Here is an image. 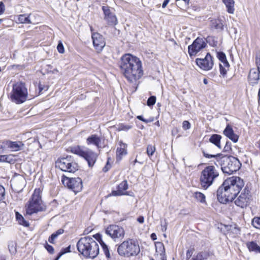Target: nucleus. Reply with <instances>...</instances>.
<instances>
[{
	"label": "nucleus",
	"mask_w": 260,
	"mask_h": 260,
	"mask_svg": "<svg viewBox=\"0 0 260 260\" xmlns=\"http://www.w3.org/2000/svg\"><path fill=\"white\" fill-rule=\"evenodd\" d=\"M218 176V172L214 166H207L202 171L201 173L200 177L201 186L204 189H207L212 185L215 179Z\"/></svg>",
	"instance_id": "0eeeda50"
},
{
	"label": "nucleus",
	"mask_w": 260,
	"mask_h": 260,
	"mask_svg": "<svg viewBox=\"0 0 260 260\" xmlns=\"http://www.w3.org/2000/svg\"><path fill=\"white\" fill-rule=\"evenodd\" d=\"M210 27L212 29L222 30L223 29V24L220 19H212L210 21Z\"/></svg>",
	"instance_id": "b1692460"
},
{
	"label": "nucleus",
	"mask_w": 260,
	"mask_h": 260,
	"mask_svg": "<svg viewBox=\"0 0 260 260\" xmlns=\"http://www.w3.org/2000/svg\"><path fill=\"white\" fill-rule=\"evenodd\" d=\"M10 156L7 155H0V161L10 162Z\"/></svg>",
	"instance_id": "58836bf2"
},
{
	"label": "nucleus",
	"mask_w": 260,
	"mask_h": 260,
	"mask_svg": "<svg viewBox=\"0 0 260 260\" xmlns=\"http://www.w3.org/2000/svg\"><path fill=\"white\" fill-rule=\"evenodd\" d=\"M156 98L155 96H150L147 101V105L149 107L153 106L156 103Z\"/></svg>",
	"instance_id": "c9c22d12"
},
{
	"label": "nucleus",
	"mask_w": 260,
	"mask_h": 260,
	"mask_svg": "<svg viewBox=\"0 0 260 260\" xmlns=\"http://www.w3.org/2000/svg\"><path fill=\"white\" fill-rule=\"evenodd\" d=\"M51 236L53 237L55 239L58 236L56 234H55V233H53Z\"/></svg>",
	"instance_id": "bf43d9fd"
},
{
	"label": "nucleus",
	"mask_w": 260,
	"mask_h": 260,
	"mask_svg": "<svg viewBox=\"0 0 260 260\" xmlns=\"http://www.w3.org/2000/svg\"><path fill=\"white\" fill-rule=\"evenodd\" d=\"M258 101H259V102H260V88H259V89L258 91Z\"/></svg>",
	"instance_id": "e2e57ef3"
},
{
	"label": "nucleus",
	"mask_w": 260,
	"mask_h": 260,
	"mask_svg": "<svg viewBox=\"0 0 260 260\" xmlns=\"http://www.w3.org/2000/svg\"><path fill=\"white\" fill-rule=\"evenodd\" d=\"M120 147L117 149V155L118 157H121L123 155L126 154L127 152L125 149L126 145L125 143L120 142Z\"/></svg>",
	"instance_id": "cd10ccee"
},
{
	"label": "nucleus",
	"mask_w": 260,
	"mask_h": 260,
	"mask_svg": "<svg viewBox=\"0 0 260 260\" xmlns=\"http://www.w3.org/2000/svg\"><path fill=\"white\" fill-rule=\"evenodd\" d=\"M57 49L60 53H63L64 51V47L62 43L59 42L57 46Z\"/></svg>",
	"instance_id": "37998d69"
},
{
	"label": "nucleus",
	"mask_w": 260,
	"mask_h": 260,
	"mask_svg": "<svg viewBox=\"0 0 260 260\" xmlns=\"http://www.w3.org/2000/svg\"><path fill=\"white\" fill-rule=\"evenodd\" d=\"M39 92H41L43 90V87L42 86V85L41 84L39 85Z\"/></svg>",
	"instance_id": "052dcab7"
},
{
	"label": "nucleus",
	"mask_w": 260,
	"mask_h": 260,
	"mask_svg": "<svg viewBox=\"0 0 260 260\" xmlns=\"http://www.w3.org/2000/svg\"><path fill=\"white\" fill-rule=\"evenodd\" d=\"M28 95L27 89L25 84L22 82H17L13 85V89L10 93L11 101L17 104L24 103Z\"/></svg>",
	"instance_id": "6e6552de"
},
{
	"label": "nucleus",
	"mask_w": 260,
	"mask_h": 260,
	"mask_svg": "<svg viewBox=\"0 0 260 260\" xmlns=\"http://www.w3.org/2000/svg\"><path fill=\"white\" fill-rule=\"evenodd\" d=\"M252 223L254 227L260 229V217H255L252 219Z\"/></svg>",
	"instance_id": "e433bc0d"
},
{
	"label": "nucleus",
	"mask_w": 260,
	"mask_h": 260,
	"mask_svg": "<svg viewBox=\"0 0 260 260\" xmlns=\"http://www.w3.org/2000/svg\"><path fill=\"white\" fill-rule=\"evenodd\" d=\"M137 221L140 223H143L144 221V218L143 216H140L137 218Z\"/></svg>",
	"instance_id": "864d4df0"
},
{
	"label": "nucleus",
	"mask_w": 260,
	"mask_h": 260,
	"mask_svg": "<svg viewBox=\"0 0 260 260\" xmlns=\"http://www.w3.org/2000/svg\"><path fill=\"white\" fill-rule=\"evenodd\" d=\"M209 256V252L207 251H202L194 254L191 260H207Z\"/></svg>",
	"instance_id": "393cba45"
},
{
	"label": "nucleus",
	"mask_w": 260,
	"mask_h": 260,
	"mask_svg": "<svg viewBox=\"0 0 260 260\" xmlns=\"http://www.w3.org/2000/svg\"><path fill=\"white\" fill-rule=\"evenodd\" d=\"M21 182H24V180L23 179H21V180H20Z\"/></svg>",
	"instance_id": "69168bd1"
},
{
	"label": "nucleus",
	"mask_w": 260,
	"mask_h": 260,
	"mask_svg": "<svg viewBox=\"0 0 260 260\" xmlns=\"http://www.w3.org/2000/svg\"><path fill=\"white\" fill-rule=\"evenodd\" d=\"M64 232V230L63 229H60L58 230L57 231L55 232V234H56L57 236H59L62 234H63Z\"/></svg>",
	"instance_id": "3c124183"
},
{
	"label": "nucleus",
	"mask_w": 260,
	"mask_h": 260,
	"mask_svg": "<svg viewBox=\"0 0 260 260\" xmlns=\"http://www.w3.org/2000/svg\"><path fill=\"white\" fill-rule=\"evenodd\" d=\"M256 65H257V69L259 71L260 73V57L259 58L256 59Z\"/></svg>",
	"instance_id": "603ef678"
},
{
	"label": "nucleus",
	"mask_w": 260,
	"mask_h": 260,
	"mask_svg": "<svg viewBox=\"0 0 260 260\" xmlns=\"http://www.w3.org/2000/svg\"><path fill=\"white\" fill-rule=\"evenodd\" d=\"M223 133L226 137L232 140L233 142L236 143L238 142L239 136L235 134L232 127L230 124H228L226 126Z\"/></svg>",
	"instance_id": "6ab92c4d"
},
{
	"label": "nucleus",
	"mask_w": 260,
	"mask_h": 260,
	"mask_svg": "<svg viewBox=\"0 0 260 260\" xmlns=\"http://www.w3.org/2000/svg\"><path fill=\"white\" fill-rule=\"evenodd\" d=\"M70 249H71V246L69 245V246H68L66 248H62L60 251L61 252V253H62L63 254H64L70 252H71Z\"/></svg>",
	"instance_id": "a18cd8bd"
},
{
	"label": "nucleus",
	"mask_w": 260,
	"mask_h": 260,
	"mask_svg": "<svg viewBox=\"0 0 260 260\" xmlns=\"http://www.w3.org/2000/svg\"><path fill=\"white\" fill-rule=\"evenodd\" d=\"M104 14V20L107 22L108 25L115 26L118 23L117 18L115 14L112 12L110 7L103 6L102 8Z\"/></svg>",
	"instance_id": "dca6fc26"
},
{
	"label": "nucleus",
	"mask_w": 260,
	"mask_h": 260,
	"mask_svg": "<svg viewBox=\"0 0 260 260\" xmlns=\"http://www.w3.org/2000/svg\"><path fill=\"white\" fill-rule=\"evenodd\" d=\"M217 57L221 62V63L219 64L220 75L223 77H225L228 71L229 70L230 64L226 59L225 53L223 52H217Z\"/></svg>",
	"instance_id": "f3484780"
},
{
	"label": "nucleus",
	"mask_w": 260,
	"mask_h": 260,
	"mask_svg": "<svg viewBox=\"0 0 260 260\" xmlns=\"http://www.w3.org/2000/svg\"><path fill=\"white\" fill-rule=\"evenodd\" d=\"M101 142V138L95 134L91 135L86 139V143L88 145H93L95 146L98 148H101V146H100Z\"/></svg>",
	"instance_id": "4be33fe9"
},
{
	"label": "nucleus",
	"mask_w": 260,
	"mask_h": 260,
	"mask_svg": "<svg viewBox=\"0 0 260 260\" xmlns=\"http://www.w3.org/2000/svg\"><path fill=\"white\" fill-rule=\"evenodd\" d=\"M151 238L152 240H155L157 239V236L155 233L151 234Z\"/></svg>",
	"instance_id": "4d7b16f0"
},
{
	"label": "nucleus",
	"mask_w": 260,
	"mask_h": 260,
	"mask_svg": "<svg viewBox=\"0 0 260 260\" xmlns=\"http://www.w3.org/2000/svg\"><path fill=\"white\" fill-rule=\"evenodd\" d=\"M207 44L203 38H197L192 44L188 46V52L190 56H195L200 50L206 47Z\"/></svg>",
	"instance_id": "4468645a"
},
{
	"label": "nucleus",
	"mask_w": 260,
	"mask_h": 260,
	"mask_svg": "<svg viewBox=\"0 0 260 260\" xmlns=\"http://www.w3.org/2000/svg\"><path fill=\"white\" fill-rule=\"evenodd\" d=\"M46 210V206L42 199V191L40 188H36L26 205V213L31 215Z\"/></svg>",
	"instance_id": "39448f33"
},
{
	"label": "nucleus",
	"mask_w": 260,
	"mask_h": 260,
	"mask_svg": "<svg viewBox=\"0 0 260 260\" xmlns=\"http://www.w3.org/2000/svg\"><path fill=\"white\" fill-rule=\"evenodd\" d=\"M137 118L139 120H141L145 123H148V122H150L151 121V120L146 119L144 118L143 116H142V115H139L137 117Z\"/></svg>",
	"instance_id": "49530a36"
},
{
	"label": "nucleus",
	"mask_w": 260,
	"mask_h": 260,
	"mask_svg": "<svg viewBox=\"0 0 260 260\" xmlns=\"http://www.w3.org/2000/svg\"><path fill=\"white\" fill-rule=\"evenodd\" d=\"M128 188V184L127 181L124 180L122 181L117 186V190H113L110 195L113 196H120L122 195L127 194L124 192Z\"/></svg>",
	"instance_id": "aec40b11"
},
{
	"label": "nucleus",
	"mask_w": 260,
	"mask_h": 260,
	"mask_svg": "<svg viewBox=\"0 0 260 260\" xmlns=\"http://www.w3.org/2000/svg\"><path fill=\"white\" fill-rule=\"evenodd\" d=\"M170 0H165L162 3V7L163 8H165L166 7L168 3H169Z\"/></svg>",
	"instance_id": "5fc2aeb1"
},
{
	"label": "nucleus",
	"mask_w": 260,
	"mask_h": 260,
	"mask_svg": "<svg viewBox=\"0 0 260 260\" xmlns=\"http://www.w3.org/2000/svg\"><path fill=\"white\" fill-rule=\"evenodd\" d=\"M203 83L205 84H208V80H207V79H206V78H204V80H203Z\"/></svg>",
	"instance_id": "680f3d73"
},
{
	"label": "nucleus",
	"mask_w": 260,
	"mask_h": 260,
	"mask_svg": "<svg viewBox=\"0 0 260 260\" xmlns=\"http://www.w3.org/2000/svg\"><path fill=\"white\" fill-rule=\"evenodd\" d=\"M105 233L115 242L121 241L125 235L123 227L114 224L108 225L105 229Z\"/></svg>",
	"instance_id": "9b49d317"
},
{
	"label": "nucleus",
	"mask_w": 260,
	"mask_h": 260,
	"mask_svg": "<svg viewBox=\"0 0 260 260\" xmlns=\"http://www.w3.org/2000/svg\"><path fill=\"white\" fill-rule=\"evenodd\" d=\"M5 197V189L1 185H0V203L2 202Z\"/></svg>",
	"instance_id": "4c0bfd02"
},
{
	"label": "nucleus",
	"mask_w": 260,
	"mask_h": 260,
	"mask_svg": "<svg viewBox=\"0 0 260 260\" xmlns=\"http://www.w3.org/2000/svg\"><path fill=\"white\" fill-rule=\"evenodd\" d=\"M70 148L72 153L84 158L87 161L89 167L94 166L96 161L98 155L93 151L88 148L84 150L80 146L72 147Z\"/></svg>",
	"instance_id": "1a4fd4ad"
},
{
	"label": "nucleus",
	"mask_w": 260,
	"mask_h": 260,
	"mask_svg": "<svg viewBox=\"0 0 260 260\" xmlns=\"http://www.w3.org/2000/svg\"><path fill=\"white\" fill-rule=\"evenodd\" d=\"M196 62L201 69L205 71L211 70L213 66V57L210 53H207L204 58H197Z\"/></svg>",
	"instance_id": "2eb2a0df"
},
{
	"label": "nucleus",
	"mask_w": 260,
	"mask_h": 260,
	"mask_svg": "<svg viewBox=\"0 0 260 260\" xmlns=\"http://www.w3.org/2000/svg\"><path fill=\"white\" fill-rule=\"evenodd\" d=\"M194 198L199 201H200L201 203H204L206 202L205 200V196L200 192H196L194 193Z\"/></svg>",
	"instance_id": "72a5a7b5"
},
{
	"label": "nucleus",
	"mask_w": 260,
	"mask_h": 260,
	"mask_svg": "<svg viewBox=\"0 0 260 260\" xmlns=\"http://www.w3.org/2000/svg\"><path fill=\"white\" fill-rule=\"evenodd\" d=\"M16 218L20 224L25 227H28L29 225V222L25 220L23 217L18 212H16Z\"/></svg>",
	"instance_id": "c756f323"
},
{
	"label": "nucleus",
	"mask_w": 260,
	"mask_h": 260,
	"mask_svg": "<svg viewBox=\"0 0 260 260\" xmlns=\"http://www.w3.org/2000/svg\"><path fill=\"white\" fill-rule=\"evenodd\" d=\"M193 252V249H188L186 251V260H191L192 259V255Z\"/></svg>",
	"instance_id": "a19ab883"
},
{
	"label": "nucleus",
	"mask_w": 260,
	"mask_h": 260,
	"mask_svg": "<svg viewBox=\"0 0 260 260\" xmlns=\"http://www.w3.org/2000/svg\"><path fill=\"white\" fill-rule=\"evenodd\" d=\"M260 73L257 69H252L250 70L248 79L251 85H254L258 83L259 79Z\"/></svg>",
	"instance_id": "412c9836"
},
{
	"label": "nucleus",
	"mask_w": 260,
	"mask_h": 260,
	"mask_svg": "<svg viewBox=\"0 0 260 260\" xmlns=\"http://www.w3.org/2000/svg\"><path fill=\"white\" fill-rule=\"evenodd\" d=\"M161 231L162 232H165L167 229V222H165L164 224H163L162 223H161Z\"/></svg>",
	"instance_id": "8fccbe9b"
},
{
	"label": "nucleus",
	"mask_w": 260,
	"mask_h": 260,
	"mask_svg": "<svg viewBox=\"0 0 260 260\" xmlns=\"http://www.w3.org/2000/svg\"><path fill=\"white\" fill-rule=\"evenodd\" d=\"M251 197L250 190L247 187H245L235 201V204L242 208L246 207L250 204Z\"/></svg>",
	"instance_id": "ddd939ff"
},
{
	"label": "nucleus",
	"mask_w": 260,
	"mask_h": 260,
	"mask_svg": "<svg viewBox=\"0 0 260 260\" xmlns=\"http://www.w3.org/2000/svg\"><path fill=\"white\" fill-rule=\"evenodd\" d=\"M30 14H26L19 15L18 16V20L21 23L30 24L31 22L29 19Z\"/></svg>",
	"instance_id": "c85d7f7f"
},
{
	"label": "nucleus",
	"mask_w": 260,
	"mask_h": 260,
	"mask_svg": "<svg viewBox=\"0 0 260 260\" xmlns=\"http://www.w3.org/2000/svg\"><path fill=\"white\" fill-rule=\"evenodd\" d=\"M203 153L204 156L206 158H216L217 164L215 162V164L216 166L219 165L223 173L224 174H232L237 172L241 168V164L239 159L233 156L224 155L221 156L222 155L219 153L216 155L209 154L204 151H203Z\"/></svg>",
	"instance_id": "7ed1b4c3"
},
{
	"label": "nucleus",
	"mask_w": 260,
	"mask_h": 260,
	"mask_svg": "<svg viewBox=\"0 0 260 260\" xmlns=\"http://www.w3.org/2000/svg\"><path fill=\"white\" fill-rule=\"evenodd\" d=\"M78 251L85 257L94 258L99 253L98 243L89 236L81 238L77 243Z\"/></svg>",
	"instance_id": "20e7f679"
},
{
	"label": "nucleus",
	"mask_w": 260,
	"mask_h": 260,
	"mask_svg": "<svg viewBox=\"0 0 260 260\" xmlns=\"http://www.w3.org/2000/svg\"><path fill=\"white\" fill-rule=\"evenodd\" d=\"M119 67L125 78L131 83L136 82L143 75L141 61L130 54L121 57Z\"/></svg>",
	"instance_id": "f03ea898"
},
{
	"label": "nucleus",
	"mask_w": 260,
	"mask_h": 260,
	"mask_svg": "<svg viewBox=\"0 0 260 260\" xmlns=\"http://www.w3.org/2000/svg\"><path fill=\"white\" fill-rule=\"evenodd\" d=\"M155 147L154 145H148L147 147V154L149 157L152 156L155 151Z\"/></svg>",
	"instance_id": "f704fd0d"
},
{
	"label": "nucleus",
	"mask_w": 260,
	"mask_h": 260,
	"mask_svg": "<svg viewBox=\"0 0 260 260\" xmlns=\"http://www.w3.org/2000/svg\"><path fill=\"white\" fill-rule=\"evenodd\" d=\"M93 44L98 51L102 50L105 46V42L103 37L98 32L93 33L92 35Z\"/></svg>",
	"instance_id": "a211bd4d"
},
{
	"label": "nucleus",
	"mask_w": 260,
	"mask_h": 260,
	"mask_svg": "<svg viewBox=\"0 0 260 260\" xmlns=\"http://www.w3.org/2000/svg\"><path fill=\"white\" fill-rule=\"evenodd\" d=\"M63 254H62V253H61V251H60L59 252V253L58 254L57 256H56V257H57L58 258H60V257L63 255Z\"/></svg>",
	"instance_id": "13d9d810"
},
{
	"label": "nucleus",
	"mask_w": 260,
	"mask_h": 260,
	"mask_svg": "<svg viewBox=\"0 0 260 260\" xmlns=\"http://www.w3.org/2000/svg\"><path fill=\"white\" fill-rule=\"evenodd\" d=\"M5 10V7L3 2L0 3V15L2 14Z\"/></svg>",
	"instance_id": "de8ad7c7"
},
{
	"label": "nucleus",
	"mask_w": 260,
	"mask_h": 260,
	"mask_svg": "<svg viewBox=\"0 0 260 260\" xmlns=\"http://www.w3.org/2000/svg\"><path fill=\"white\" fill-rule=\"evenodd\" d=\"M45 248L49 253L53 254L54 253V248L51 245L48 244L47 243L45 244Z\"/></svg>",
	"instance_id": "ea45409f"
},
{
	"label": "nucleus",
	"mask_w": 260,
	"mask_h": 260,
	"mask_svg": "<svg viewBox=\"0 0 260 260\" xmlns=\"http://www.w3.org/2000/svg\"><path fill=\"white\" fill-rule=\"evenodd\" d=\"M138 162V161H137V160L136 159L134 161V165H135V164H136V162Z\"/></svg>",
	"instance_id": "0e129e2a"
},
{
	"label": "nucleus",
	"mask_w": 260,
	"mask_h": 260,
	"mask_svg": "<svg viewBox=\"0 0 260 260\" xmlns=\"http://www.w3.org/2000/svg\"><path fill=\"white\" fill-rule=\"evenodd\" d=\"M258 252H259L260 253V247H259V249Z\"/></svg>",
	"instance_id": "774afa93"
},
{
	"label": "nucleus",
	"mask_w": 260,
	"mask_h": 260,
	"mask_svg": "<svg viewBox=\"0 0 260 260\" xmlns=\"http://www.w3.org/2000/svg\"><path fill=\"white\" fill-rule=\"evenodd\" d=\"M54 238L50 236L48 238V242L50 243L54 244Z\"/></svg>",
	"instance_id": "6e6d98bb"
},
{
	"label": "nucleus",
	"mask_w": 260,
	"mask_h": 260,
	"mask_svg": "<svg viewBox=\"0 0 260 260\" xmlns=\"http://www.w3.org/2000/svg\"><path fill=\"white\" fill-rule=\"evenodd\" d=\"M247 247L251 251H258L260 247L255 242L251 241L247 243Z\"/></svg>",
	"instance_id": "7c9ffc66"
},
{
	"label": "nucleus",
	"mask_w": 260,
	"mask_h": 260,
	"mask_svg": "<svg viewBox=\"0 0 260 260\" xmlns=\"http://www.w3.org/2000/svg\"><path fill=\"white\" fill-rule=\"evenodd\" d=\"M108 159H109V158H108ZM106 164H109V160H108V161H107V162Z\"/></svg>",
	"instance_id": "338daca9"
},
{
	"label": "nucleus",
	"mask_w": 260,
	"mask_h": 260,
	"mask_svg": "<svg viewBox=\"0 0 260 260\" xmlns=\"http://www.w3.org/2000/svg\"><path fill=\"white\" fill-rule=\"evenodd\" d=\"M140 251L137 243L132 239L128 238L118 245L117 252L120 256L131 257L137 255Z\"/></svg>",
	"instance_id": "423d86ee"
},
{
	"label": "nucleus",
	"mask_w": 260,
	"mask_h": 260,
	"mask_svg": "<svg viewBox=\"0 0 260 260\" xmlns=\"http://www.w3.org/2000/svg\"><path fill=\"white\" fill-rule=\"evenodd\" d=\"M191 125L189 121L185 120L182 123V128L184 130H187L190 128Z\"/></svg>",
	"instance_id": "79ce46f5"
},
{
	"label": "nucleus",
	"mask_w": 260,
	"mask_h": 260,
	"mask_svg": "<svg viewBox=\"0 0 260 260\" xmlns=\"http://www.w3.org/2000/svg\"><path fill=\"white\" fill-rule=\"evenodd\" d=\"M132 125L124 123H120L118 125L117 130L118 131H127L132 128Z\"/></svg>",
	"instance_id": "473e14b6"
},
{
	"label": "nucleus",
	"mask_w": 260,
	"mask_h": 260,
	"mask_svg": "<svg viewBox=\"0 0 260 260\" xmlns=\"http://www.w3.org/2000/svg\"><path fill=\"white\" fill-rule=\"evenodd\" d=\"M231 143L229 142H226L225 145L224 147L223 150L224 152H229L231 151Z\"/></svg>",
	"instance_id": "c03bdc74"
},
{
	"label": "nucleus",
	"mask_w": 260,
	"mask_h": 260,
	"mask_svg": "<svg viewBox=\"0 0 260 260\" xmlns=\"http://www.w3.org/2000/svg\"><path fill=\"white\" fill-rule=\"evenodd\" d=\"M62 184L75 192L80 191L82 188V181L80 178H71L62 175L61 178Z\"/></svg>",
	"instance_id": "f8f14e48"
},
{
	"label": "nucleus",
	"mask_w": 260,
	"mask_h": 260,
	"mask_svg": "<svg viewBox=\"0 0 260 260\" xmlns=\"http://www.w3.org/2000/svg\"><path fill=\"white\" fill-rule=\"evenodd\" d=\"M100 243L106 257L107 258H110L111 256L108 246L101 239H100Z\"/></svg>",
	"instance_id": "2f4dec72"
},
{
	"label": "nucleus",
	"mask_w": 260,
	"mask_h": 260,
	"mask_svg": "<svg viewBox=\"0 0 260 260\" xmlns=\"http://www.w3.org/2000/svg\"><path fill=\"white\" fill-rule=\"evenodd\" d=\"M111 167V166L110 164H106L105 166L103 169V172H107L110 170Z\"/></svg>",
	"instance_id": "09e8293b"
},
{
	"label": "nucleus",
	"mask_w": 260,
	"mask_h": 260,
	"mask_svg": "<svg viewBox=\"0 0 260 260\" xmlns=\"http://www.w3.org/2000/svg\"><path fill=\"white\" fill-rule=\"evenodd\" d=\"M7 145L12 151H17L20 150L23 147L24 144L21 141H8Z\"/></svg>",
	"instance_id": "5701e85b"
},
{
	"label": "nucleus",
	"mask_w": 260,
	"mask_h": 260,
	"mask_svg": "<svg viewBox=\"0 0 260 260\" xmlns=\"http://www.w3.org/2000/svg\"><path fill=\"white\" fill-rule=\"evenodd\" d=\"M55 167L69 173H74L78 170L77 164L73 161L71 156L58 158L55 162Z\"/></svg>",
	"instance_id": "9d476101"
},
{
	"label": "nucleus",
	"mask_w": 260,
	"mask_h": 260,
	"mask_svg": "<svg viewBox=\"0 0 260 260\" xmlns=\"http://www.w3.org/2000/svg\"><path fill=\"white\" fill-rule=\"evenodd\" d=\"M222 2L225 5L227 9V12L230 14H233L235 11L234 0H222Z\"/></svg>",
	"instance_id": "bb28decb"
},
{
	"label": "nucleus",
	"mask_w": 260,
	"mask_h": 260,
	"mask_svg": "<svg viewBox=\"0 0 260 260\" xmlns=\"http://www.w3.org/2000/svg\"><path fill=\"white\" fill-rule=\"evenodd\" d=\"M244 185L239 177L232 176L224 181L217 190V198L222 204L232 202Z\"/></svg>",
	"instance_id": "f257e3e1"
},
{
	"label": "nucleus",
	"mask_w": 260,
	"mask_h": 260,
	"mask_svg": "<svg viewBox=\"0 0 260 260\" xmlns=\"http://www.w3.org/2000/svg\"><path fill=\"white\" fill-rule=\"evenodd\" d=\"M221 136L218 134H213L209 139V142L216 146L218 148H221L220 141Z\"/></svg>",
	"instance_id": "a878e982"
}]
</instances>
